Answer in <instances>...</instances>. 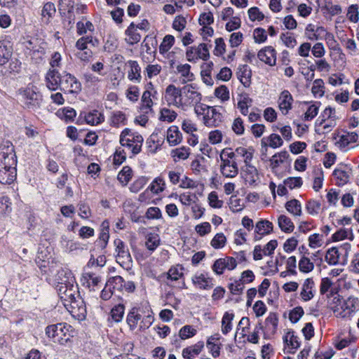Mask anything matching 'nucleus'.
<instances>
[{"instance_id": "nucleus-38", "label": "nucleus", "mask_w": 359, "mask_h": 359, "mask_svg": "<svg viewBox=\"0 0 359 359\" xmlns=\"http://www.w3.org/2000/svg\"><path fill=\"white\" fill-rule=\"evenodd\" d=\"M164 186L165 182L163 179L158 177L154 179L152 183L149 186L148 189L154 194H158L164 190Z\"/></svg>"}, {"instance_id": "nucleus-44", "label": "nucleus", "mask_w": 359, "mask_h": 359, "mask_svg": "<svg viewBox=\"0 0 359 359\" xmlns=\"http://www.w3.org/2000/svg\"><path fill=\"white\" fill-rule=\"evenodd\" d=\"M320 103L318 102H316L314 104L310 105L306 113L304 114V119L306 121H309L312 120L314 117H316L318 113L319 107Z\"/></svg>"}, {"instance_id": "nucleus-40", "label": "nucleus", "mask_w": 359, "mask_h": 359, "mask_svg": "<svg viewBox=\"0 0 359 359\" xmlns=\"http://www.w3.org/2000/svg\"><path fill=\"white\" fill-rule=\"evenodd\" d=\"M358 135L355 132L347 133L340 137L339 143L341 146L345 147L350 143H354L358 141Z\"/></svg>"}, {"instance_id": "nucleus-60", "label": "nucleus", "mask_w": 359, "mask_h": 359, "mask_svg": "<svg viewBox=\"0 0 359 359\" xmlns=\"http://www.w3.org/2000/svg\"><path fill=\"white\" fill-rule=\"evenodd\" d=\"M226 267L224 259L219 258L215 261L212 266V269L217 275H222Z\"/></svg>"}, {"instance_id": "nucleus-49", "label": "nucleus", "mask_w": 359, "mask_h": 359, "mask_svg": "<svg viewBox=\"0 0 359 359\" xmlns=\"http://www.w3.org/2000/svg\"><path fill=\"white\" fill-rule=\"evenodd\" d=\"M299 271L303 273H309L313 270L314 264L306 257H302L299 262Z\"/></svg>"}, {"instance_id": "nucleus-53", "label": "nucleus", "mask_w": 359, "mask_h": 359, "mask_svg": "<svg viewBox=\"0 0 359 359\" xmlns=\"http://www.w3.org/2000/svg\"><path fill=\"white\" fill-rule=\"evenodd\" d=\"M244 284L240 278L239 280H235L233 283H229L228 287L232 294H241L245 287Z\"/></svg>"}, {"instance_id": "nucleus-34", "label": "nucleus", "mask_w": 359, "mask_h": 359, "mask_svg": "<svg viewBox=\"0 0 359 359\" xmlns=\"http://www.w3.org/2000/svg\"><path fill=\"white\" fill-rule=\"evenodd\" d=\"M126 117L123 112L121 111H114L110 118V125L118 128L120 124L126 125Z\"/></svg>"}, {"instance_id": "nucleus-25", "label": "nucleus", "mask_w": 359, "mask_h": 359, "mask_svg": "<svg viewBox=\"0 0 359 359\" xmlns=\"http://www.w3.org/2000/svg\"><path fill=\"white\" fill-rule=\"evenodd\" d=\"M84 119L86 123L92 126L97 125L104 121L103 114L97 110H93L88 114H85Z\"/></svg>"}, {"instance_id": "nucleus-50", "label": "nucleus", "mask_w": 359, "mask_h": 359, "mask_svg": "<svg viewBox=\"0 0 359 359\" xmlns=\"http://www.w3.org/2000/svg\"><path fill=\"white\" fill-rule=\"evenodd\" d=\"M215 95L222 102L229 100V90L225 85H221L215 90Z\"/></svg>"}, {"instance_id": "nucleus-2", "label": "nucleus", "mask_w": 359, "mask_h": 359, "mask_svg": "<svg viewBox=\"0 0 359 359\" xmlns=\"http://www.w3.org/2000/svg\"><path fill=\"white\" fill-rule=\"evenodd\" d=\"M72 331V327L70 325L67 323H57L47 326L46 334L48 337L52 339L53 342L63 345L69 341L70 337H73L70 333Z\"/></svg>"}, {"instance_id": "nucleus-5", "label": "nucleus", "mask_w": 359, "mask_h": 359, "mask_svg": "<svg viewBox=\"0 0 359 359\" xmlns=\"http://www.w3.org/2000/svg\"><path fill=\"white\" fill-rule=\"evenodd\" d=\"M114 244L116 246L117 263L123 268H130L132 265L133 259L127 245L118 238L114 240Z\"/></svg>"}, {"instance_id": "nucleus-36", "label": "nucleus", "mask_w": 359, "mask_h": 359, "mask_svg": "<svg viewBox=\"0 0 359 359\" xmlns=\"http://www.w3.org/2000/svg\"><path fill=\"white\" fill-rule=\"evenodd\" d=\"M133 170L130 166H124L118 175V181L123 184L126 185L132 178Z\"/></svg>"}, {"instance_id": "nucleus-56", "label": "nucleus", "mask_w": 359, "mask_h": 359, "mask_svg": "<svg viewBox=\"0 0 359 359\" xmlns=\"http://www.w3.org/2000/svg\"><path fill=\"white\" fill-rule=\"evenodd\" d=\"M267 140L269 142L268 146L273 149L280 147L283 144V141L280 136L276 133L271 134L268 137Z\"/></svg>"}, {"instance_id": "nucleus-37", "label": "nucleus", "mask_w": 359, "mask_h": 359, "mask_svg": "<svg viewBox=\"0 0 359 359\" xmlns=\"http://www.w3.org/2000/svg\"><path fill=\"white\" fill-rule=\"evenodd\" d=\"M332 175L338 180H339V182H338L337 184L339 187L344 186L346 183H348L349 180V175L348 173L343 170L336 168L333 171Z\"/></svg>"}, {"instance_id": "nucleus-15", "label": "nucleus", "mask_w": 359, "mask_h": 359, "mask_svg": "<svg viewBox=\"0 0 359 359\" xmlns=\"http://www.w3.org/2000/svg\"><path fill=\"white\" fill-rule=\"evenodd\" d=\"M236 74L241 83L245 88H248L250 86L252 71L247 65H240Z\"/></svg>"}, {"instance_id": "nucleus-28", "label": "nucleus", "mask_w": 359, "mask_h": 359, "mask_svg": "<svg viewBox=\"0 0 359 359\" xmlns=\"http://www.w3.org/2000/svg\"><path fill=\"white\" fill-rule=\"evenodd\" d=\"M341 252L336 247H332L327 251L325 261L330 265H336L339 263V255Z\"/></svg>"}, {"instance_id": "nucleus-45", "label": "nucleus", "mask_w": 359, "mask_h": 359, "mask_svg": "<svg viewBox=\"0 0 359 359\" xmlns=\"http://www.w3.org/2000/svg\"><path fill=\"white\" fill-rule=\"evenodd\" d=\"M219 334L211 336L207 340V346L210 349L212 355L217 358L219 355V348L213 342V341L219 340Z\"/></svg>"}, {"instance_id": "nucleus-35", "label": "nucleus", "mask_w": 359, "mask_h": 359, "mask_svg": "<svg viewBox=\"0 0 359 359\" xmlns=\"http://www.w3.org/2000/svg\"><path fill=\"white\" fill-rule=\"evenodd\" d=\"M124 311L125 306L123 304H118L114 306L110 312L112 320L116 323L121 322L123 318Z\"/></svg>"}, {"instance_id": "nucleus-19", "label": "nucleus", "mask_w": 359, "mask_h": 359, "mask_svg": "<svg viewBox=\"0 0 359 359\" xmlns=\"http://www.w3.org/2000/svg\"><path fill=\"white\" fill-rule=\"evenodd\" d=\"M128 64L130 67V69L128 72V78L131 81H135L140 83L141 76V67L138 62L135 60H128Z\"/></svg>"}, {"instance_id": "nucleus-61", "label": "nucleus", "mask_w": 359, "mask_h": 359, "mask_svg": "<svg viewBox=\"0 0 359 359\" xmlns=\"http://www.w3.org/2000/svg\"><path fill=\"white\" fill-rule=\"evenodd\" d=\"M56 10L55 7V4L52 2H47L44 4L42 11L41 15L43 17H48V18H50L55 13Z\"/></svg>"}, {"instance_id": "nucleus-52", "label": "nucleus", "mask_w": 359, "mask_h": 359, "mask_svg": "<svg viewBox=\"0 0 359 359\" xmlns=\"http://www.w3.org/2000/svg\"><path fill=\"white\" fill-rule=\"evenodd\" d=\"M304 311L302 306H299L290 311L289 319L292 323H297L304 316Z\"/></svg>"}, {"instance_id": "nucleus-8", "label": "nucleus", "mask_w": 359, "mask_h": 359, "mask_svg": "<svg viewBox=\"0 0 359 359\" xmlns=\"http://www.w3.org/2000/svg\"><path fill=\"white\" fill-rule=\"evenodd\" d=\"M201 107L203 111L208 110L203 116L204 124L208 127H217L222 122V114L218 112L215 108L204 104H201Z\"/></svg>"}, {"instance_id": "nucleus-13", "label": "nucleus", "mask_w": 359, "mask_h": 359, "mask_svg": "<svg viewBox=\"0 0 359 359\" xmlns=\"http://www.w3.org/2000/svg\"><path fill=\"white\" fill-rule=\"evenodd\" d=\"M61 74L55 69H50L46 75V86L50 90H56L60 87Z\"/></svg>"}, {"instance_id": "nucleus-62", "label": "nucleus", "mask_w": 359, "mask_h": 359, "mask_svg": "<svg viewBox=\"0 0 359 359\" xmlns=\"http://www.w3.org/2000/svg\"><path fill=\"white\" fill-rule=\"evenodd\" d=\"M156 45L157 41L155 36H153L152 35L146 36L142 44V46L146 48V52L147 53H151V47H155Z\"/></svg>"}, {"instance_id": "nucleus-17", "label": "nucleus", "mask_w": 359, "mask_h": 359, "mask_svg": "<svg viewBox=\"0 0 359 359\" xmlns=\"http://www.w3.org/2000/svg\"><path fill=\"white\" fill-rule=\"evenodd\" d=\"M279 108L284 114H287L288 111L292 109L293 97L287 90H283L279 97Z\"/></svg>"}, {"instance_id": "nucleus-16", "label": "nucleus", "mask_w": 359, "mask_h": 359, "mask_svg": "<svg viewBox=\"0 0 359 359\" xmlns=\"http://www.w3.org/2000/svg\"><path fill=\"white\" fill-rule=\"evenodd\" d=\"M13 54V47L8 41H0V65L6 64Z\"/></svg>"}, {"instance_id": "nucleus-32", "label": "nucleus", "mask_w": 359, "mask_h": 359, "mask_svg": "<svg viewBox=\"0 0 359 359\" xmlns=\"http://www.w3.org/2000/svg\"><path fill=\"white\" fill-rule=\"evenodd\" d=\"M285 207L290 213L295 216H300L302 215V205L297 199H292L287 201Z\"/></svg>"}, {"instance_id": "nucleus-48", "label": "nucleus", "mask_w": 359, "mask_h": 359, "mask_svg": "<svg viewBox=\"0 0 359 359\" xmlns=\"http://www.w3.org/2000/svg\"><path fill=\"white\" fill-rule=\"evenodd\" d=\"M327 44L330 49L337 52L339 53L341 51V48H340L339 44L337 43V41L335 40L334 34L330 32H327L325 37Z\"/></svg>"}, {"instance_id": "nucleus-10", "label": "nucleus", "mask_w": 359, "mask_h": 359, "mask_svg": "<svg viewBox=\"0 0 359 359\" xmlns=\"http://www.w3.org/2000/svg\"><path fill=\"white\" fill-rule=\"evenodd\" d=\"M193 284L201 290H209L213 287V278L209 277L208 273H196L192 277Z\"/></svg>"}, {"instance_id": "nucleus-11", "label": "nucleus", "mask_w": 359, "mask_h": 359, "mask_svg": "<svg viewBox=\"0 0 359 359\" xmlns=\"http://www.w3.org/2000/svg\"><path fill=\"white\" fill-rule=\"evenodd\" d=\"M258 58L269 65L274 66L276 62V51L272 46H265L262 48L257 54Z\"/></svg>"}, {"instance_id": "nucleus-63", "label": "nucleus", "mask_w": 359, "mask_h": 359, "mask_svg": "<svg viewBox=\"0 0 359 359\" xmlns=\"http://www.w3.org/2000/svg\"><path fill=\"white\" fill-rule=\"evenodd\" d=\"M320 208V203L315 200H309L306 205L307 212L312 215H317Z\"/></svg>"}, {"instance_id": "nucleus-14", "label": "nucleus", "mask_w": 359, "mask_h": 359, "mask_svg": "<svg viewBox=\"0 0 359 359\" xmlns=\"http://www.w3.org/2000/svg\"><path fill=\"white\" fill-rule=\"evenodd\" d=\"M69 306L71 308L70 312L73 315L78 316L79 318H85L86 315V307L83 299L77 294L75 299L70 303Z\"/></svg>"}, {"instance_id": "nucleus-4", "label": "nucleus", "mask_w": 359, "mask_h": 359, "mask_svg": "<svg viewBox=\"0 0 359 359\" xmlns=\"http://www.w3.org/2000/svg\"><path fill=\"white\" fill-rule=\"evenodd\" d=\"M143 137L137 132H133L129 128H125L120 135V144L123 147L132 148L133 155L140 153L143 144Z\"/></svg>"}, {"instance_id": "nucleus-58", "label": "nucleus", "mask_w": 359, "mask_h": 359, "mask_svg": "<svg viewBox=\"0 0 359 359\" xmlns=\"http://www.w3.org/2000/svg\"><path fill=\"white\" fill-rule=\"evenodd\" d=\"M359 7L357 4H352L348 7L347 12V18L353 22H357L359 20Z\"/></svg>"}, {"instance_id": "nucleus-59", "label": "nucleus", "mask_w": 359, "mask_h": 359, "mask_svg": "<svg viewBox=\"0 0 359 359\" xmlns=\"http://www.w3.org/2000/svg\"><path fill=\"white\" fill-rule=\"evenodd\" d=\"M248 13L250 20L252 22L255 20L261 21L264 18V15L259 11V8L257 7L250 8Z\"/></svg>"}, {"instance_id": "nucleus-39", "label": "nucleus", "mask_w": 359, "mask_h": 359, "mask_svg": "<svg viewBox=\"0 0 359 359\" xmlns=\"http://www.w3.org/2000/svg\"><path fill=\"white\" fill-rule=\"evenodd\" d=\"M160 114L159 119L162 121H168V123L173 122L177 116V114L175 111L167 108H163Z\"/></svg>"}, {"instance_id": "nucleus-30", "label": "nucleus", "mask_w": 359, "mask_h": 359, "mask_svg": "<svg viewBox=\"0 0 359 359\" xmlns=\"http://www.w3.org/2000/svg\"><path fill=\"white\" fill-rule=\"evenodd\" d=\"M234 313L225 312L222 319V332L227 334L232 329L231 322L233 320Z\"/></svg>"}, {"instance_id": "nucleus-12", "label": "nucleus", "mask_w": 359, "mask_h": 359, "mask_svg": "<svg viewBox=\"0 0 359 359\" xmlns=\"http://www.w3.org/2000/svg\"><path fill=\"white\" fill-rule=\"evenodd\" d=\"M290 158V154L287 151H282L280 152L275 154L271 158H269V161H270V165L272 170V172L277 175L278 177H282L283 174H279L276 169L280 165V163H284L285 160H287Z\"/></svg>"}, {"instance_id": "nucleus-21", "label": "nucleus", "mask_w": 359, "mask_h": 359, "mask_svg": "<svg viewBox=\"0 0 359 359\" xmlns=\"http://www.w3.org/2000/svg\"><path fill=\"white\" fill-rule=\"evenodd\" d=\"M57 280H60L57 285L73 284L75 278L69 269H61L57 271Z\"/></svg>"}, {"instance_id": "nucleus-9", "label": "nucleus", "mask_w": 359, "mask_h": 359, "mask_svg": "<svg viewBox=\"0 0 359 359\" xmlns=\"http://www.w3.org/2000/svg\"><path fill=\"white\" fill-rule=\"evenodd\" d=\"M190 87L184 86L182 88H178L172 84L168 86L165 89V99L168 102V105L177 104V99L180 97L182 94H187V92H189Z\"/></svg>"}, {"instance_id": "nucleus-1", "label": "nucleus", "mask_w": 359, "mask_h": 359, "mask_svg": "<svg viewBox=\"0 0 359 359\" xmlns=\"http://www.w3.org/2000/svg\"><path fill=\"white\" fill-rule=\"evenodd\" d=\"M17 157L14 146L9 140L0 143V183L11 184L16 177Z\"/></svg>"}, {"instance_id": "nucleus-7", "label": "nucleus", "mask_w": 359, "mask_h": 359, "mask_svg": "<svg viewBox=\"0 0 359 359\" xmlns=\"http://www.w3.org/2000/svg\"><path fill=\"white\" fill-rule=\"evenodd\" d=\"M60 89L69 93H77L81 90V83L74 76L65 72L61 74Z\"/></svg>"}, {"instance_id": "nucleus-46", "label": "nucleus", "mask_w": 359, "mask_h": 359, "mask_svg": "<svg viewBox=\"0 0 359 359\" xmlns=\"http://www.w3.org/2000/svg\"><path fill=\"white\" fill-rule=\"evenodd\" d=\"M175 43V37L172 35H166L163 42L159 46L160 53H163L168 52Z\"/></svg>"}, {"instance_id": "nucleus-20", "label": "nucleus", "mask_w": 359, "mask_h": 359, "mask_svg": "<svg viewBox=\"0 0 359 359\" xmlns=\"http://www.w3.org/2000/svg\"><path fill=\"white\" fill-rule=\"evenodd\" d=\"M182 140V135L176 126H170L167 131V140L170 146L180 144Z\"/></svg>"}, {"instance_id": "nucleus-43", "label": "nucleus", "mask_w": 359, "mask_h": 359, "mask_svg": "<svg viewBox=\"0 0 359 359\" xmlns=\"http://www.w3.org/2000/svg\"><path fill=\"white\" fill-rule=\"evenodd\" d=\"M246 180L249 182L250 185H254L258 178V171L253 165H248L245 170Z\"/></svg>"}, {"instance_id": "nucleus-3", "label": "nucleus", "mask_w": 359, "mask_h": 359, "mask_svg": "<svg viewBox=\"0 0 359 359\" xmlns=\"http://www.w3.org/2000/svg\"><path fill=\"white\" fill-rule=\"evenodd\" d=\"M20 94L22 96L21 101L25 109L36 111L40 108L43 96L37 87L28 86L25 89H20Z\"/></svg>"}, {"instance_id": "nucleus-57", "label": "nucleus", "mask_w": 359, "mask_h": 359, "mask_svg": "<svg viewBox=\"0 0 359 359\" xmlns=\"http://www.w3.org/2000/svg\"><path fill=\"white\" fill-rule=\"evenodd\" d=\"M190 69L191 66L189 64L180 65L177 67L178 72L180 73L183 77L188 79L189 81H192L194 75L190 72Z\"/></svg>"}, {"instance_id": "nucleus-51", "label": "nucleus", "mask_w": 359, "mask_h": 359, "mask_svg": "<svg viewBox=\"0 0 359 359\" xmlns=\"http://www.w3.org/2000/svg\"><path fill=\"white\" fill-rule=\"evenodd\" d=\"M283 184L290 189L299 188L302 186L303 181L300 177H289L283 181Z\"/></svg>"}, {"instance_id": "nucleus-24", "label": "nucleus", "mask_w": 359, "mask_h": 359, "mask_svg": "<svg viewBox=\"0 0 359 359\" xmlns=\"http://www.w3.org/2000/svg\"><path fill=\"white\" fill-rule=\"evenodd\" d=\"M273 223L266 219H261L255 225V233L260 235H268L273 231Z\"/></svg>"}, {"instance_id": "nucleus-18", "label": "nucleus", "mask_w": 359, "mask_h": 359, "mask_svg": "<svg viewBox=\"0 0 359 359\" xmlns=\"http://www.w3.org/2000/svg\"><path fill=\"white\" fill-rule=\"evenodd\" d=\"M125 34L128 36L125 39V41L130 46L137 43L141 39V35L137 32L134 22L130 24L125 31Z\"/></svg>"}, {"instance_id": "nucleus-6", "label": "nucleus", "mask_w": 359, "mask_h": 359, "mask_svg": "<svg viewBox=\"0 0 359 359\" xmlns=\"http://www.w3.org/2000/svg\"><path fill=\"white\" fill-rule=\"evenodd\" d=\"M56 290L61 302L66 308H68L70 303L75 299L79 293L78 285H74V283L57 285Z\"/></svg>"}, {"instance_id": "nucleus-27", "label": "nucleus", "mask_w": 359, "mask_h": 359, "mask_svg": "<svg viewBox=\"0 0 359 359\" xmlns=\"http://www.w3.org/2000/svg\"><path fill=\"white\" fill-rule=\"evenodd\" d=\"M56 114L59 118L65 120L66 122H71L73 121L74 118L76 117V112L72 107H64L59 109Z\"/></svg>"}, {"instance_id": "nucleus-54", "label": "nucleus", "mask_w": 359, "mask_h": 359, "mask_svg": "<svg viewBox=\"0 0 359 359\" xmlns=\"http://www.w3.org/2000/svg\"><path fill=\"white\" fill-rule=\"evenodd\" d=\"M253 36L255 42L257 43H264L267 39L266 30L262 27H257L254 29Z\"/></svg>"}, {"instance_id": "nucleus-41", "label": "nucleus", "mask_w": 359, "mask_h": 359, "mask_svg": "<svg viewBox=\"0 0 359 359\" xmlns=\"http://www.w3.org/2000/svg\"><path fill=\"white\" fill-rule=\"evenodd\" d=\"M196 59H202L207 60L210 57L209 49L207 44L200 43L197 48H195Z\"/></svg>"}, {"instance_id": "nucleus-42", "label": "nucleus", "mask_w": 359, "mask_h": 359, "mask_svg": "<svg viewBox=\"0 0 359 359\" xmlns=\"http://www.w3.org/2000/svg\"><path fill=\"white\" fill-rule=\"evenodd\" d=\"M196 332V330L194 329L191 325H187L180 329L179 332V337L181 339L184 340L195 336Z\"/></svg>"}, {"instance_id": "nucleus-33", "label": "nucleus", "mask_w": 359, "mask_h": 359, "mask_svg": "<svg viewBox=\"0 0 359 359\" xmlns=\"http://www.w3.org/2000/svg\"><path fill=\"white\" fill-rule=\"evenodd\" d=\"M141 319V315L137 313V309L133 307L128 313L126 322L131 330H134L137 322Z\"/></svg>"}, {"instance_id": "nucleus-29", "label": "nucleus", "mask_w": 359, "mask_h": 359, "mask_svg": "<svg viewBox=\"0 0 359 359\" xmlns=\"http://www.w3.org/2000/svg\"><path fill=\"white\" fill-rule=\"evenodd\" d=\"M123 283L124 279L120 276H116L107 280L106 287H109V290L111 289L113 291L115 290L121 291L123 290Z\"/></svg>"}, {"instance_id": "nucleus-64", "label": "nucleus", "mask_w": 359, "mask_h": 359, "mask_svg": "<svg viewBox=\"0 0 359 359\" xmlns=\"http://www.w3.org/2000/svg\"><path fill=\"white\" fill-rule=\"evenodd\" d=\"M226 50V44L224 39L222 37L215 39V47L214 50V54L219 56L222 55Z\"/></svg>"}, {"instance_id": "nucleus-31", "label": "nucleus", "mask_w": 359, "mask_h": 359, "mask_svg": "<svg viewBox=\"0 0 359 359\" xmlns=\"http://www.w3.org/2000/svg\"><path fill=\"white\" fill-rule=\"evenodd\" d=\"M354 236L352 232V229H340L332 236V240L333 242H337L341 240L348 238L352 241Z\"/></svg>"}, {"instance_id": "nucleus-23", "label": "nucleus", "mask_w": 359, "mask_h": 359, "mask_svg": "<svg viewBox=\"0 0 359 359\" xmlns=\"http://www.w3.org/2000/svg\"><path fill=\"white\" fill-rule=\"evenodd\" d=\"M314 286V282L312 278H306L302 286V290L300 293L302 299L305 301L311 300L314 294L312 292V288Z\"/></svg>"}, {"instance_id": "nucleus-47", "label": "nucleus", "mask_w": 359, "mask_h": 359, "mask_svg": "<svg viewBox=\"0 0 359 359\" xmlns=\"http://www.w3.org/2000/svg\"><path fill=\"white\" fill-rule=\"evenodd\" d=\"M226 242V238L224 233H218L212 239L210 244L215 249H220L225 245Z\"/></svg>"}, {"instance_id": "nucleus-55", "label": "nucleus", "mask_w": 359, "mask_h": 359, "mask_svg": "<svg viewBox=\"0 0 359 359\" xmlns=\"http://www.w3.org/2000/svg\"><path fill=\"white\" fill-rule=\"evenodd\" d=\"M149 177L141 176L138 177L130 187V190L133 192H138L148 182Z\"/></svg>"}, {"instance_id": "nucleus-26", "label": "nucleus", "mask_w": 359, "mask_h": 359, "mask_svg": "<svg viewBox=\"0 0 359 359\" xmlns=\"http://www.w3.org/2000/svg\"><path fill=\"white\" fill-rule=\"evenodd\" d=\"M278 226L285 233H292L294 229V225L290 218L281 215L278 219Z\"/></svg>"}, {"instance_id": "nucleus-22", "label": "nucleus", "mask_w": 359, "mask_h": 359, "mask_svg": "<svg viewBox=\"0 0 359 359\" xmlns=\"http://www.w3.org/2000/svg\"><path fill=\"white\" fill-rule=\"evenodd\" d=\"M203 347V341H200L193 346L184 348L182 351V356L185 359H192L194 355H198L201 353Z\"/></svg>"}]
</instances>
